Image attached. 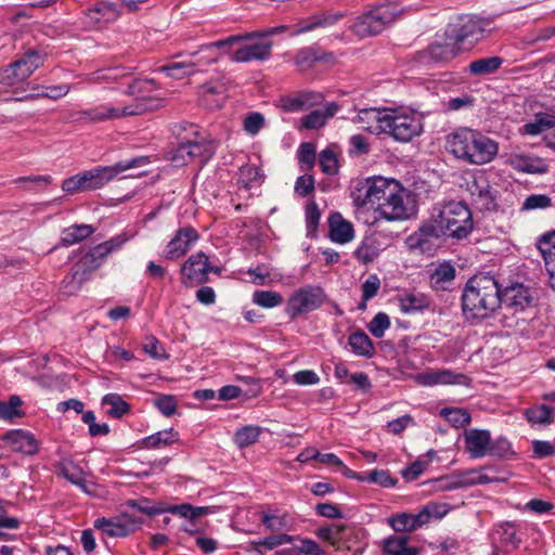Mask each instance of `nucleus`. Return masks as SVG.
Listing matches in <instances>:
<instances>
[{
	"label": "nucleus",
	"instance_id": "obj_1",
	"mask_svg": "<svg viewBox=\"0 0 555 555\" xmlns=\"http://www.w3.org/2000/svg\"><path fill=\"white\" fill-rule=\"evenodd\" d=\"M154 89H156L155 80L135 78L128 83L126 90L128 95L134 98L131 104L121 107L102 105L79 113H70L68 121L83 122L88 120L91 122H103L155 111L163 106L164 100L157 96L144 95L145 92Z\"/></svg>",
	"mask_w": 555,
	"mask_h": 555
},
{
	"label": "nucleus",
	"instance_id": "obj_2",
	"mask_svg": "<svg viewBox=\"0 0 555 555\" xmlns=\"http://www.w3.org/2000/svg\"><path fill=\"white\" fill-rule=\"evenodd\" d=\"M473 229V219L469 208L461 202L447 203L431 224L423 225L417 232L410 235L406 244L411 249L422 253L429 248V238L448 234L452 237L463 238Z\"/></svg>",
	"mask_w": 555,
	"mask_h": 555
},
{
	"label": "nucleus",
	"instance_id": "obj_3",
	"mask_svg": "<svg viewBox=\"0 0 555 555\" xmlns=\"http://www.w3.org/2000/svg\"><path fill=\"white\" fill-rule=\"evenodd\" d=\"M502 304V291L498 281L490 275L470 278L462 294V309L467 319H486Z\"/></svg>",
	"mask_w": 555,
	"mask_h": 555
},
{
	"label": "nucleus",
	"instance_id": "obj_4",
	"mask_svg": "<svg viewBox=\"0 0 555 555\" xmlns=\"http://www.w3.org/2000/svg\"><path fill=\"white\" fill-rule=\"evenodd\" d=\"M449 151L460 159L474 165L491 162L498 154V143L470 129H460L447 138Z\"/></svg>",
	"mask_w": 555,
	"mask_h": 555
},
{
	"label": "nucleus",
	"instance_id": "obj_5",
	"mask_svg": "<svg viewBox=\"0 0 555 555\" xmlns=\"http://www.w3.org/2000/svg\"><path fill=\"white\" fill-rule=\"evenodd\" d=\"M127 241L126 236H115L102 244L94 246L73 266L72 271L62 282V291L66 295L77 294L91 274L102 266L105 258L118 249Z\"/></svg>",
	"mask_w": 555,
	"mask_h": 555
},
{
	"label": "nucleus",
	"instance_id": "obj_6",
	"mask_svg": "<svg viewBox=\"0 0 555 555\" xmlns=\"http://www.w3.org/2000/svg\"><path fill=\"white\" fill-rule=\"evenodd\" d=\"M397 18V12L389 5L376 7L360 15L350 27L359 38L376 36Z\"/></svg>",
	"mask_w": 555,
	"mask_h": 555
},
{
	"label": "nucleus",
	"instance_id": "obj_7",
	"mask_svg": "<svg viewBox=\"0 0 555 555\" xmlns=\"http://www.w3.org/2000/svg\"><path fill=\"white\" fill-rule=\"evenodd\" d=\"M422 130V121L415 115L387 109L383 133L391 135L397 141L409 142Z\"/></svg>",
	"mask_w": 555,
	"mask_h": 555
},
{
	"label": "nucleus",
	"instance_id": "obj_8",
	"mask_svg": "<svg viewBox=\"0 0 555 555\" xmlns=\"http://www.w3.org/2000/svg\"><path fill=\"white\" fill-rule=\"evenodd\" d=\"M398 184L396 180L383 177L367 179L361 182L352 193L353 202L359 207L367 204L380 206V202H384Z\"/></svg>",
	"mask_w": 555,
	"mask_h": 555
},
{
	"label": "nucleus",
	"instance_id": "obj_9",
	"mask_svg": "<svg viewBox=\"0 0 555 555\" xmlns=\"http://www.w3.org/2000/svg\"><path fill=\"white\" fill-rule=\"evenodd\" d=\"M376 212L387 221L409 219L413 214L411 193L399 183L391 194L380 202V206L376 207Z\"/></svg>",
	"mask_w": 555,
	"mask_h": 555
},
{
	"label": "nucleus",
	"instance_id": "obj_10",
	"mask_svg": "<svg viewBox=\"0 0 555 555\" xmlns=\"http://www.w3.org/2000/svg\"><path fill=\"white\" fill-rule=\"evenodd\" d=\"M491 24L488 18L465 15L459 17L456 23L450 24L446 35L449 40L459 44L466 39L479 40L486 33L491 31Z\"/></svg>",
	"mask_w": 555,
	"mask_h": 555
},
{
	"label": "nucleus",
	"instance_id": "obj_11",
	"mask_svg": "<svg viewBox=\"0 0 555 555\" xmlns=\"http://www.w3.org/2000/svg\"><path fill=\"white\" fill-rule=\"evenodd\" d=\"M44 61L37 50H30L12 64L0 69V82L12 86L28 78Z\"/></svg>",
	"mask_w": 555,
	"mask_h": 555
},
{
	"label": "nucleus",
	"instance_id": "obj_12",
	"mask_svg": "<svg viewBox=\"0 0 555 555\" xmlns=\"http://www.w3.org/2000/svg\"><path fill=\"white\" fill-rule=\"evenodd\" d=\"M325 298V293L320 286H306L289 297L285 311L292 319H296L320 308Z\"/></svg>",
	"mask_w": 555,
	"mask_h": 555
},
{
	"label": "nucleus",
	"instance_id": "obj_13",
	"mask_svg": "<svg viewBox=\"0 0 555 555\" xmlns=\"http://www.w3.org/2000/svg\"><path fill=\"white\" fill-rule=\"evenodd\" d=\"M139 162L140 159H132L127 163H117L113 166L96 167L91 170L80 172L83 180L82 182L85 185V190L89 192L102 188L107 182H109L114 177L124 172L127 169L134 167Z\"/></svg>",
	"mask_w": 555,
	"mask_h": 555
},
{
	"label": "nucleus",
	"instance_id": "obj_14",
	"mask_svg": "<svg viewBox=\"0 0 555 555\" xmlns=\"http://www.w3.org/2000/svg\"><path fill=\"white\" fill-rule=\"evenodd\" d=\"M273 42L264 37L246 39L231 55V60L237 63L253 61H266L271 56Z\"/></svg>",
	"mask_w": 555,
	"mask_h": 555
},
{
	"label": "nucleus",
	"instance_id": "obj_15",
	"mask_svg": "<svg viewBox=\"0 0 555 555\" xmlns=\"http://www.w3.org/2000/svg\"><path fill=\"white\" fill-rule=\"evenodd\" d=\"M442 515L437 505H426L418 514H397L388 522L396 532H412L426 525L431 517L440 518Z\"/></svg>",
	"mask_w": 555,
	"mask_h": 555
},
{
	"label": "nucleus",
	"instance_id": "obj_16",
	"mask_svg": "<svg viewBox=\"0 0 555 555\" xmlns=\"http://www.w3.org/2000/svg\"><path fill=\"white\" fill-rule=\"evenodd\" d=\"M209 258L198 251L188 258L181 267L182 282L186 285H201L208 281Z\"/></svg>",
	"mask_w": 555,
	"mask_h": 555
},
{
	"label": "nucleus",
	"instance_id": "obj_17",
	"mask_svg": "<svg viewBox=\"0 0 555 555\" xmlns=\"http://www.w3.org/2000/svg\"><path fill=\"white\" fill-rule=\"evenodd\" d=\"M197 240L198 233L194 228L185 227L179 229L164 251L165 259L176 260L181 258Z\"/></svg>",
	"mask_w": 555,
	"mask_h": 555
},
{
	"label": "nucleus",
	"instance_id": "obj_18",
	"mask_svg": "<svg viewBox=\"0 0 555 555\" xmlns=\"http://www.w3.org/2000/svg\"><path fill=\"white\" fill-rule=\"evenodd\" d=\"M192 133L194 139L183 138L191 157V163H197L199 166H204L216 153L215 143L211 140L201 137L196 130Z\"/></svg>",
	"mask_w": 555,
	"mask_h": 555
},
{
	"label": "nucleus",
	"instance_id": "obj_19",
	"mask_svg": "<svg viewBox=\"0 0 555 555\" xmlns=\"http://www.w3.org/2000/svg\"><path fill=\"white\" fill-rule=\"evenodd\" d=\"M416 380L423 386L434 385H468L470 378L451 370H431L416 375Z\"/></svg>",
	"mask_w": 555,
	"mask_h": 555
},
{
	"label": "nucleus",
	"instance_id": "obj_20",
	"mask_svg": "<svg viewBox=\"0 0 555 555\" xmlns=\"http://www.w3.org/2000/svg\"><path fill=\"white\" fill-rule=\"evenodd\" d=\"M472 202L479 210H494L496 207L495 196L489 185L488 181L483 178L474 179L468 186Z\"/></svg>",
	"mask_w": 555,
	"mask_h": 555
},
{
	"label": "nucleus",
	"instance_id": "obj_21",
	"mask_svg": "<svg viewBox=\"0 0 555 555\" xmlns=\"http://www.w3.org/2000/svg\"><path fill=\"white\" fill-rule=\"evenodd\" d=\"M142 524L141 520L131 517H126L124 520L114 521L106 518H98L94 521V527L102 530L109 537H127Z\"/></svg>",
	"mask_w": 555,
	"mask_h": 555
},
{
	"label": "nucleus",
	"instance_id": "obj_22",
	"mask_svg": "<svg viewBox=\"0 0 555 555\" xmlns=\"http://www.w3.org/2000/svg\"><path fill=\"white\" fill-rule=\"evenodd\" d=\"M506 163L515 170L530 175H541L548 170L547 164L542 158L532 155L511 154Z\"/></svg>",
	"mask_w": 555,
	"mask_h": 555
},
{
	"label": "nucleus",
	"instance_id": "obj_23",
	"mask_svg": "<svg viewBox=\"0 0 555 555\" xmlns=\"http://www.w3.org/2000/svg\"><path fill=\"white\" fill-rule=\"evenodd\" d=\"M14 451L27 455H34L38 452V441L33 434L22 429H15L7 433L2 438Z\"/></svg>",
	"mask_w": 555,
	"mask_h": 555
},
{
	"label": "nucleus",
	"instance_id": "obj_24",
	"mask_svg": "<svg viewBox=\"0 0 555 555\" xmlns=\"http://www.w3.org/2000/svg\"><path fill=\"white\" fill-rule=\"evenodd\" d=\"M330 238L334 243L347 244L354 238V230L351 222L343 218L338 212L328 218Z\"/></svg>",
	"mask_w": 555,
	"mask_h": 555
},
{
	"label": "nucleus",
	"instance_id": "obj_25",
	"mask_svg": "<svg viewBox=\"0 0 555 555\" xmlns=\"http://www.w3.org/2000/svg\"><path fill=\"white\" fill-rule=\"evenodd\" d=\"M204 50H199L192 54L190 61L185 62H175L169 65L162 66L159 68L160 72H165L169 77L175 79H181L182 75H176L175 70L188 69L186 74H194L196 72V67L202 66L204 64H211L217 61V57L204 56L202 52Z\"/></svg>",
	"mask_w": 555,
	"mask_h": 555
},
{
	"label": "nucleus",
	"instance_id": "obj_26",
	"mask_svg": "<svg viewBox=\"0 0 555 555\" xmlns=\"http://www.w3.org/2000/svg\"><path fill=\"white\" fill-rule=\"evenodd\" d=\"M387 109L363 108L354 117V122L360 124L362 129L371 133H383L384 121Z\"/></svg>",
	"mask_w": 555,
	"mask_h": 555
},
{
	"label": "nucleus",
	"instance_id": "obj_27",
	"mask_svg": "<svg viewBox=\"0 0 555 555\" xmlns=\"http://www.w3.org/2000/svg\"><path fill=\"white\" fill-rule=\"evenodd\" d=\"M466 450L473 457L485 456L490 448V433L481 429H470L464 435Z\"/></svg>",
	"mask_w": 555,
	"mask_h": 555
},
{
	"label": "nucleus",
	"instance_id": "obj_28",
	"mask_svg": "<svg viewBox=\"0 0 555 555\" xmlns=\"http://www.w3.org/2000/svg\"><path fill=\"white\" fill-rule=\"evenodd\" d=\"M503 300L508 301V304L515 308L524 310L533 304L534 297L533 292L529 287L522 284H515L506 287L502 292V301Z\"/></svg>",
	"mask_w": 555,
	"mask_h": 555
},
{
	"label": "nucleus",
	"instance_id": "obj_29",
	"mask_svg": "<svg viewBox=\"0 0 555 555\" xmlns=\"http://www.w3.org/2000/svg\"><path fill=\"white\" fill-rule=\"evenodd\" d=\"M202 104L209 109L220 108L227 98V89L223 83H204L198 91Z\"/></svg>",
	"mask_w": 555,
	"mask_h": 555
},
{
	"label": "nucleus",
	"instance_id": "obj_30",
	"mask_svg": "<svg viewBox=\"0 0 555 555\" xmlns=\"http://www.w3.org/2000/svg\"><path fill=\"white\" fill-rule=\"evenodd\" d=\"M382 249L383 247L379 240L374 235H369L363 238L361 244L353 251V256L359 262L367 264L379 256Z\"/></svg>",
	"mask_w": 555,
	"mask_h": 555
},
{
	"label": "nucleus",
	"instance_id": "obj_31",
	"mask_svg": "<svg viewBox=\"0 0 555 555\" xmlns=\"http://www.w3.org/2000/svg\"><path fill=\"white\" fill-rule=\"evenodd\" d=\"M338 111V105L327 103L324 107L310 112L304 119L302 125L307 129H319L333 117Z\"/></svg>",
	"mask_w": 555,
	"mask_h": 555
},
{
	"label": "nucleus",
	"instance_id": "obj_32",
	"mask_svg": "<svg viewBox=\"0 0 555 555\" xmlns=\"http://www.w3.org/2000/svg\"><path fill=\"white\" fill-rule=\"evenodd\" d=\"M409 538L406 535H392L384 541V552L387 555H418L420 550L414 546H408Z\"/></svg>",
	"mask_w": 555,
	"mask_h": 555
},
{
	"label": "nucleus",
	"instance_id": "obj_33",
	"mask_svg": "<svg viewBox=\"0 0 555 555\" xmlns=\"http://www.w3.org/2000/svg\"><path fill=\"white\" fill-rule=\"evenodd\" d=\"M57 472L60 475H62L64 478H66L69 482L78 486L85 492H89V489L87 487V482L85 479V473L74 462L64 461V462L60 463L57 466Z\"/></svg>",
	"mask_w": 555,
	"mask_h": 555
},
{
	"label": "nucleus",
	"instance_id": "obj_34",
	"mask_svg": "<svg viewBox=\"0 0 555 555\" xmlns=\"http://www.w3.org/2000/svg\"><path fill=\"white\" fill-rule=\"evenodd\" d=\"M460 44L451 40V42L433 43L428 48L429 56L436 62H446L454 59L460 53Z\"/></svg>",
	"mask_w": 555,
	"mask_h": 555
},
{
	"label": "nucleus",
	"instance_id": "obj_35",
	"mask_svg": "<svg viewBox=\"0 0 555 555\" xmlns=\"http://www.w3.org/2000/svg\"><path fill=\"white\" fill-rule=\"evenodd\" d=\"M400 309L404 313L422 311L429 306V300L424 294L406 293L399 297Z\"/></svg>",
	"mask_w": 555,
	"mask_h": 555
},
{
	"label": "nucleus",
	"instance_id": "obj_36",
	"mask_svg": "<svg viewBox=\"0 0 555 555\" xmlns=\"http://www.w3.org/2000/svg\"><path fill=\"white\" fill-rule=\"evenodd\" d=\"M94 232L92 225L89 224H74L66 228L62 232L61 242L63 245H74L89 237Z\"/></svg>",
	"mask_w": 555,
	"mask_h": 555
},
{
	"label": "nucleus",
	"instance_id": "obj_37",
	"mask_svg": "<svg viewBox=\"0 0 555 555\" xmlns=\"http://www.w3.org/2000/svg\"><path fill=\"white\" fill-rule=\"evenodd\" d=\"M555 409L545 404L537 405L525 411V416L530 424L550 425L554 422Z\"/></svg>",
	"mask_w": 555,
	"mask_h": 555
},
{
	"label": "nucleus",
	"instance_id": "obj_38",
	"mask_svg": "<svg viewBox=\"0 0 555 555\" xmlns=\"http://www.w3.org/2000/svg\"><path fill=\"white\" fill-rule=\"evenodd\" d=\"M503 60L500 56L478 59L469 64L468 70L472 75L482 76L496 72Z\"/></svg>",
	"mask_w": 555,
	"mask_h": 555
},
{
	"label": "nucleus",
	"instance_id": "obj_39",
	"mask_svg": "<svg viewBox=\"0 0 555 555\" xmlns=\"http://www.w3.org/2000/svg\"><path fill=\"white\" fill-rule=\"evenodd\" d=\"M537 247L544 259L545 268L550 269L552 264L555 266V231L542 235Z\"/></svg>",
	"mask_w": 555,
	"mask_h": 555
},
{
	"label": "nucleus",
	"instance_id": "obj_40",
	"mask_svg": "<svg viewBox=\"0 0 555 555\" xmlns=\"http://www.w3.org/2000/svg\"><path fill=\"white\" fill-rule=\"evenodd\" d=\"M555 126V117L550 114H538L533 121L527 122L522 126V133L529 135H537L541 132L548 130Z\"/></svg>",
	"mask_w": 555,
	"mask_h": 555
},
{
	"label": "nucleus",
	"instance_id": "obj_41",
	"mask_svg": "<svg viewBox=\"0 0 555 555\" xmlns=\"http://www.w3.org/2000/svg\"><path fill=\"white\" fill-rule=\"evenodd\" d=\"M262 428L259 426H244L235 433L234 441L238 448L249 447L258 440Z\"/></svg>",
	"mask_w": 555,
	"mask_h": 555
},
{
	"label": "nucleus",
	"instance_id": "obj_42",
	"mask_svg": "<svg viewBox=\"0 0 555 555\" xmlns=\"http://www.w3.org/2000/svg\"><path fill=\"white\" fill-rule=\"evenodd\" d=\"M210 507H195L191 504L171 505L166 512L179 515L188 520H196L198 517L208 514Z\"/></svg>",
	"mask_w": 555,
	"mask_h": 555
},
{
	"label": "nucleus",
	"instance_id": "obj_43",
	"mask_svg": "<svg viewBox=\"0 0 555 555\" xmlns=\"http://www.w3.org/2000/svg\"><path fill=\"white\" fill-rule=\"evenodd\" d=\"M349 345L352 351L359 356H370L373 350V344L364 332H356L349 336Z\"/></svg>",
	"mask_w": 555,
	"mask_h": 555
},
{
	"label": "nucleus",
	"instance_id": "obj_44",
	"mask_svg": "<svg viewBox=\"0 0 555 555\" xmlns=\"http://www.w3.org/2000/svg\"><path fill=\"white\" fill-rule=\"evenodd\" d=\"M103 405H109L111 409L107 410V414L112 417H121L124 414H126L130 406L129 404L122 400V398L117 393H108L104 396L102 399Z\"/></svg>",
	"mask_w": 555,
	"mask_h": 555
},
{
	"label": "nucleus",
	"instance_id": "obj_45",
	"mask_svg": "<svg viewBox=\"0 0 555 555\" xmlns=\"http://www.w3.org/2000/svg\"><path fill=\"white\" fill-rule=\"evenodd\" d=\"M440 414L456 428L467 426L472 420L467 411L456 408H443Z\"/></svg>",
	"mask_w": 555,
	"mask_h": 555
},
{
	"label": "nucleus",
	"instance_id": "obj_46",
	"mask_svg": "<svg viewBox=\"0 0 555 555\" xmlns=\"http://www.w3.org/2000/svg\"><path fill=\"white\" fill-rule=\"evenodd\" d=\"M178 433L172 428L168 430L158 431L144 439V446L146 448H159L162 446H168L178 440Z\"/></svg>",
	"mask_w": 555,
	"mask_h": 555
},
{
	"label": "nucleus",
	"instance_id": "obj_47",
	"mask_svg": "<svg viewBox=\"0 0 555 555\" xmlns=\"http://www.w3.org/2000/svg\"><path fill=\"white\" fill-rule=\"evenodd\" d=\"M129 72L125 68L114 67V68H105L93 73L90 77V81L92 82H115L119 81L122 78L127 77Z\"/></svg>",
	"mask_w": 555,
	"mask_h": 555
},
{
	"label": "nucleus",
	"instance_id": "obj_48",
	"mask_svg": "<svg viewBox=\"0 0 555 555\" xmlns=\"http://www.w3.org/2000/svg\"><path fill=\"white\" fill-rule=\"evenodd\" d=\"M253 301L262 308H273L283 302L280 293L273 291H256L253 295Z\"/></svg>",
	"mask_w": 555,
	"mask_h": 555
},
{
	"label": "nucleus",
	"instance_id": "obj_49",
	"mask_svg": "<svg viewBox=\"0 0 555 555\" xmlns=\"http://www.w3.org/2000/svg\"><path fill=\"white\" fill-rule=\"evenodd\" d=\"M359 480L376 483L384 488L395 487L398 481L396 478L391 477L387 470L384 469H374L366 476L359 478Z\"/></svg>",
	"mask_w": 555,
	"mask_h": 555
},
{
	"label": "nucleus",
	"instance_id": "obj_50",
	"mask_svg": "<svg viewBox=\"0 0 555 555\" xmlns=\"http://www.w3.org/2000/svg\"><path fill=\"white\" fill-rule=\"evenodd\" d=\"M255 35H250V33H244V34H237L232 35L225 39L217 40L215 42H211L209 44L203 46L202 50H211L212 48H228L231 49L234 46H240V43H243L244 40L253 39Z\"/></svg>",
	"mask_w": 555,
	"mask_h": 555
},
{
	"label": "nucleus",
	"instance_id": "obj_51",
	"mask_svg": "<svg viewBox=\"0 0 555 555\" xmlns=\"http://www.w3.org/2000/svg\"><path fill=\"white\" fill-rule=\"evenodd\" d=\"M319 163L324 173L331 176L337 173L338 160L335 153L331 149H326L320 153Z\"/></svg>",
	"mask_w": 555,
	"mask_h": 555
},
{
	"label": "nucleus",
	"instance_id": "obj_52",
	"mask_svg": "<svg viewBox=\"0 0 555 555\" xmlns=\"http://www.w3.org/2000/svg\"><path fill=\"white\" fill-rule=\"evenodd\" d=\"M167 157L169 160L173 163L176 167H181L191 164V157L186 150L185 140H183V138H181V142L175 150L168 152Z\"/></svg>",
	"mask_w": 555,
	"mask_h": 555
},
{
	"label": "nucleus",
	"instance_id": "obj_53",
	"mask_svg": "<svg viewBox=\"0 0 555 555\" xmlns=\"http://www.w3.org/2000/svg\"><path fill=\"white\" fill-rule=\"evenodd\" d=\"M552 206V199L545 194L529 195L522 203V210L545 209Z\"/></svg>",
	"mask_w": 555,
	"mask_h": 555
},
{
	"label": "nucleus",
	"instance_id": "obj_54",
	"mask_svg": "<svg viewBox=\"0 0 555 555\" xmlns=\"http://www.w3.org/2000/svg\"><path fill=\"white\" fill-rule=\"evenodd\" d=\"M390 326L389 317L384 313H377L373 320L369 324V331L376 338H382L385 334V331Z\"/></svg>",
	"mask_w": 555,
	"mask_h": 555
},
{
	"label": "nucleus",
	"instance_id": "obj_55",
	"mask_svg": "<svg viewBox=\"0 0 555 555\" xmlns=\"http://www.w3.org/2000/svg\"><path fill=\"white\" fill-rule=\"evenodd\" d=\"M154 405L167 417L175 414L177 400L171 395H159L154 399Z\"/></svg>",
	"mask_w": 555,
	"mask_h": 555
},
{
	"label": "nucleus",
	"instance_id": "obj_56",
	"mask_svg": "<svg viewBox=\"0 0 555 555\" xmlns=\"http://www.w3.org/2000/svg\"><path fill=\"white\" fill-rule=\"evenodd\" d=\"M319 53L313 48H305L298 51L295 57V63L301 69L310 68L318 62Z\"/></svg>",
	"mask_w": 555,
	"mask_h": 555
},
{
	"label": "nucleus",
	"instance_id": "obj_57",
	"mask_svg": "<svg viewBox=\"0 0 555 555\" xmlns=\"http://www.w3.org/2000/svg\"><path fill=\"white\" fill-rule=\"evenodd\" d=\"M22 404L20 397L12 396L9 402H0V417L3 420H12L18 416L17 408Z\"/></svg>",
	"mask_w": 555,
	"mask_h": 555
},
{
	"label": "nucleus",
	"instance_id": "obj_58",
	"mask_svg": "<svg viewBox=\"0 0 555 555\" xmlns=\"http://www.w3.org/2000/svg\"><path fill=\"white\" fill-rule=\"evenodd\" d=\"M261 178V171L258 167L253 165L242 166L240 168V182L245 188H250L251 183L258 181Z\"/></svg>",
	"mask_w": 555,
	"mask_h": 555
},
{
	"label": "nucleus",
	"instance_id": "obj_59",
	"mask_svg": "<svg viewBox=\"0 0 555 555\" xmlns=\"http://www.w3.org/2000/svg\"><path fill=\"white\" fill-rule=\"evenodd\" d=\"M144 351L152 357L153 359H168V354L165 352L164 348L160 346L157 338L151 336L145 339L143 345Z\"/></svg>",
	"mask_w": 555,
	"mask_h": 555
},
{
	"label": "nucleus",
	"instance_id": "obj_60",
	"mask_svg": "<svg viewBox=\"0 0 555 555\" xmlns=\"http://www.w3.org/2000/svg\"><path fill=\"white\" fill-rule=\"evenodd\" d=\"M293 541V537L288 534H275L267 537L257 542H253L251 544L255 546H264L269 550H272L279 545L287 544Z\"/></svg>",
	"mask_w": 555,
	"mask_h": 555
},
{
	"label": "nucleus",
	"instance_id": "obj_61",
	"mask_svg": "<svg viewBox=\"0 0 555 555\" xmlns=\"http://www.w3.org/2000/svg\"><path fill=\"white\" fill-rule=\"evenodd\" d=\"M320 210L318 205L312 202L308 204L306 208V223H307V231L308 234H312L317 231L319 221H320Z\"/></svg>",
	"mask_w": 555,
	"mask_h": 555
},
{
	"label": "nucleus",
	"instance_id": "obj_62",
	"mask_svg": "<svg viewBox=\"0 0 555 555\" xmlns=\"http://www.w3.org/2000/svg\"><path fill=\"white\" fill-rule=\"evenodd\" d=\"M82 181L83 180H82V177L80 173L69 177L63 181L62 190L67 194H77V193L87 192L85 190V185H83Z\"/></svg>",
	"mask_w": 555,
	"mask_h": 555
},
{
	"label": "nucleus",
	"instance_id": "obj_63",
	"mask_svg": "<svg viewBox=\"0 0 555 555\" xmlns=\"http://www.w3.org/2000/svg\"><path fill=\"white\" fill-rule=\"evenodd\" d=\"M380 287V281L376 274H371L362 285V297L364 301L373 298Z\"/></svg>",
	"mask_w": 555,
	"mask_h": 555
},
{
	"label": "nucleus",
	"instance_id": "obj_64",
	"mask_svg": "<svg viewBox=\"0 0 555 555\" xmlns=\"http://www.w3.org/2000/svg\"><path fill=\"white\" fill-rule=\"evenodd\" d=\"M264 119L259 113L249 114L244 120V129L249 134H257L263 127Z\"/></svg>",
	"mask_w": 555,
	"mask_h": 555
}]
</instances>
